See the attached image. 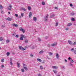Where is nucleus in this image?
Segmentation results:
<instances>
[{
    "label": "nucleus",
    "mask_w": 76,
    "mask_h": 76,
    "mask_svg": "<svg viewBox=\"0 0 76 76\" xmlns=\"http://www.w3.org/2000/svg\"><path fill=\"white\" fill-rule=\"evenodd\" d=\"M12 35H13V37H14V36H15V34H13Z\"/></svg>",
    "instance_id": "obj_62"
},
{
    "label": "nucleus",
    "mask_w": 76,
    "mask_h": 76,
    "mask_svg": "<svg viewBox=\"0 0 76 76\" xmlns=\"http://www.w3.org/2000/svg\"><path fill=\"white\" fill-rule=\"evenodd\" d=\"M0 9H3V7H2V6L1 5H0Z\"/></svg>",
    "instance_id": "obj_36"
},
{
    "label": "nucleus",
    "mask_w": 76,
    "mask_h": 76,
    "mask_svg": "<svg viewBox=\"0 0 76 76\" xmlns=\"http://www.w3.org/2000/svg\"><path fill=\"white\" fill-rule=\"evenodd\" d=\"M28 40L26 39L25 40V43H28Z\"/></svg>",
    "instance_id": "obj_22"
},
{
    "label": "nucleus",
    "mask_w": 76,
    "mask_h": 76,
    "mask_svg": "<svg viewBox=\"0 0 76 76\" xmlns=\"http://www.w3.org/2000/svg\"><path fill=\"white\" fill-rule=\"evenodd\" d=\"M71 62L72 63H73V60L72 59L71 60Z\"/></svg>",
    "instance_id": "obj_42"
},
{
    "label": "nucleus",
    "mask_w": 76,
    "mask_h": 76,
    "mask_svg": "<svg viewBox=\"0 0 76 76\" xmlns=\"http://www.w3.org/2000/svg\"><path fill=\"white\" fill-rule=\"evenodd\" d=\"M18 37H19V35H17L15 36L16 38H18Z\"/></svg>",
    "instance_id": "obj_41"
},
{
    "label": "nucleus",
    "mask_w": 76,
    "mask_h": 76,
    "mask_svg": "<svg viewBox=\"0 0 76 76\" xmlns=\"http://www.w3.org/2000/svg\"><path fill=\"white\" fill-rule=\"evenodd\" d=\"M21 71L22 72H24V71H25V70H24V69H21Z\"/></svg>",
    "instance_id": "obj_37"
},
{
    "label": "nucleus",
    "mask_w": 76,
    "mask_h": 76,
    "mask_svg": "<svg viewBox=\"0 0 76 76\" xmlns=\"http://www.w3.org/2000/svg\"><path fill=\"white\" fill-rule=\"evenodd\" d=\"M23 67H26V65L24 64H23Z\"/></svg>",
    "instance_id": "obj_38"
},
{
    "label": "nucleus",
    "mask_w": 76,
    "mask_h": 76,
    "mask_svg": "<svg viewBox=\"0 0 76 76\" xmlns=\"http://www.w3.org/2000/svg\"><path fill=\"white\" fill-rule=\"evenodd\" d=\"M65 62H67V60L65 59Z\"/></svg>",
    "instance_id": "obj_61"
},
{
    "label": "nucleus",
    "mask_w": 76,
    "mask_h": 76,
    "mask_svg": "<svg viewBox=\"0 0 76 76\" xmlns=\"http://www.w3.org/2000/svg\"><path fill=\"white\" fill-rule=\"evenodd\" d=\"M59 55L58 54V53H56V56L57 59H58L59 58Z\"/></svg>",
    "instance_id": "obj_7"
},
{
    "label": "nucleus",
    "mask_w": 76,
    "mask_h": 76,
    "mask_svg": "<svg viewBox=\"0 0 76 76\" xmlns=\"http://www.w3.org/2000/svg\"><path fill=\"white\" fill-rule=\"evenodd\" d=\"M58 23H56V26H58Z\"/></svg>",
    "instance_id": "obj_43"
},
{
    "label": "nucleus",
    "mask_w": 76,
    "mask_h": 76,
    "mask_svg": "<svg viewBox=\"0 0 76 76\" xmlns=\"http://www.w3.org/2000/svg\"><path fill=\"white\" fill-rule=\"evenodd\" d=\"M9 7H10V8H12V6L11 5H9Z\"/></svg>",
    "instance_id": "obj_48"
},
{
    "label": "nucleus",
    "mask_w": 76,
    "mask_h": 76,
    "mask_svg": "<svg viewBox=\"0 0 76 76\" xmlns=\"http://www.w3.org/2000/svg\"><path fill=\"white\" fill-rule=\"evenodd\" d=\"M44 68H43V67L42 66H40V69H41V70H42Z\"/></svg>",
    "instance_id": "obj_21"
},
{
    "label": "nucleus",
    "mask_w": 76,
    "mask_h": 76,
    "mask_svg": "<svg viewBox=\"0 0 76 76\" xmlns=\"http://www.w3.org/2000/svg\"><path fill=\"white\" fill-rule=\"evenodd\" d=\"M3 38L2 37H0V41H3Z\"/></svg>",
    "instance_id": "obj_23"
},
{
    "label": "nucleus",
    "mask_w": 76,
    "mask_h": 76,
    "mask_svg": "<svg viewBox=\"0 0 76 76\" xmlns=\"http://www.w3.org/2000/svg\"><path fill=\"white\" fill-rule=\"evenodd\" d=\"M8 10H11V8H8Z\"/></svg>",
    "instance_id": "obj_56"
},
{
    "label": "nucleus",
    "mask_w": 76,
    "mask_h": 76,
    "mask_svg": "<svg viewBox=\"0 0 76 76\" xmlns=\"http://www.w3.org/2000/svg\"><path fill=\"white\" fill-rule=\"evenodd\" d=\"M11 25L13 26H15V27H17L18 26V25L15 23H12L11 24Z\"/></svg>",
    "instance_id": "obj_4"
},
{
    "label": "nucleus",
    "mask_w": 76,
    "mask_h": 76,
    "mask_svg": "<svg viewBox=\"0 0 76 76\" xmlns=\"http://www.w3.org/2000/svg\"><path fill=\"white\" fill-rule=\"evenodd\" d=\"M37 19L36 17H33L34 21V22H37Z\"/></svg>",
    "instance_id": "obj_6"
},
{
    "label": "nucleus",
    "mask_w": 76,
    "mask_h": 76,
    "mask_svg": "<svg viewBox=\"0 0 76 76\" xmlns=\"http://www.w3.org/2000/svg\"><path fill=\"white\" fill-rule=\"evenodd\" d=\"M6 42L7 43H9V42H10V40H9V39H7V40Z\"/></svg>",
    "instance_id": "obj_26"
},
{
    "label": "nucleus",
    "mask_w": 76,
    "mask_h": 76,
    "mask_svg": "<svg viewBox=\"0 0 76 76\" xmlns=\"http://www.w3.org/2000/svg\"><path fill=\"white\" fill-rule=\"evenodd\" d=\"M4 61V59H1V62H2V63H3V62Z\"/></svg>",
    "instance_id": "obj_34"
},
{
    "label": "nucleus",
    "mask_w": 76,
    "mask_h": 76,
    "mask_svg": "<svg viewBox=\"0 0 76 76\" xmlns=\"http://www.w3.org/2000/svg\"><path fill=\"white\" fill-rule=\"evenodd\" d=\"M57 45V43L56 42H55L54 43L52 44L51 45L52 47H54L55 45Z\"/></svg>",
    "instance_id": "obj_2"
},
{
    "label": "nucleus",
    "mask_w": 76,
    "mask_h": 76,
    "mask_svg": "<svg viewBox=\"0 0 76 76\" xmlns=\"http://www.w3.org/2000/svg\"><path fill=\"white\" fill-rule=\"evenodd\" d=\"M10 64L11 65H13V63H12V62H10Z\"/></svg>",
    "instance_id": "obj_49"
},
{
    "label": "nucleus",
    "mask_w": 76,
    "mask_h": 76,
    "mask_svg": "<svg viewBox=\"0 0 76 76\" xmlns=\"http://www.w3.org/2000/svg\"><path fill=\"white\" fill-rule=\"evenodd\" d=\"M43 53V50H41L39 52V54H42Z\"/></svg>",
    "instance_id": "obj_30"
},
{
    "label": "nucleus",
    "mask_w": 76,
    "mask_h": 76,
    "mask_svg": "<svg viewBox=\"0 0 76 76\" xmlns=\"http://www.w3.org/2000/svg\"><path fill=\"white\" fill-rule=\"evenodd\" d=\"M62 68L63 69H65V67L64 66H62Z\"/></svg>",
    "instance_id": "obj_40"
},
{
    "label": "nucleus",
    "mask_w": 76,
    "mask_h": 76,
    "mask_svg": "<svg viewBox=\"0 0 76 76\" xmlns=\"http://www.w3.org/2000/svg\"><path fill=\"white\" fill-rule=\"evenodd\" d=\"M42 5H45V2H44V1H42Z\"/></svg>",
    "instance_id": "obj_29"
},
{
    "label": "nucleus",
    "mask_w": 76,
    "mask_h": 76,
    "mask_svg": "<svg viewBox=\"0 0 76 76\" xmlns=\"http://www.w3.org/2000/svg\"><path fill=\"white\" fill-rule=\"evenodd\" d=\"M7 56H9V55H10V53H9V52H8L7 53Z\"/></svg>",
    "instance_id": "obj_24"
},
{
    "label": "nucleus",
    "mask_w": 76,
    "mask_h": 76,
    "mask_svg": "<svg viewBox=\"0 0 76 76\" xmlns=\"http://www.w3.org/2000/svg\"><path fill=\"white\" fill-rule=\"evenodd\" d=\"M55 9H58V7H55Z\"/></svg>",
    "instance_id": "obj_59"
},
{
    "label": "nucleus",
    "mask_w": 76,
    "mask_h": 76,
    "mask_svg": "<svg viewBox=\"0 0 76 76\" xmlns=\"http://www.w3.org/2000/svg\"><path fill=\"white\" fill-rule=\"evenodd\" d=\"M53 72L55 74H56V73H57V71L56 70H53Z\"/></svg>",
    "instance_id": "obj_28"
},
{
    "label": "nucleus",
    "mask_w": 76,
    "mask_h": 76,
    "mask_svg": "<svg viewBox=\"0 0 76 76\" xmlns=\"http://www.w3.org/2000/svg\"><path fill=\"white\" fill-rule=\"evenodd\" d=\"M21 37H23L24 38H26V37L23 34H21L20 35Z\"/></svg>",
    "instance_id": "obj_10"
},
{
    "label": "nucleus",
    "mask_w": 76,
    "mask_h": 76,
    "mask_svg": "<svg viewBox=\"0 0 76 76\" xmlns=\"http://www.w3.org/2000/svg\"><path fill=\"white\" fill-rule=\"evenodd\" d=\"M72 6H73V4H70V6H71V7H72Z\"/></svg>",
    "instance_id": "obj_51"
},
{
    "label": "nucleus",
    "mask_w": 76,
    "mask_h": 76,
    "mask_svg": "<svg viewBox=\"0 0 76 76\" xmlns=\"http://www.w3.org/2000/svg\"><path fill=\"white\" fill-rule=\"evenodd\" d=\"M17 65L18 67H20V63H17Z\"/></svg>",
    "instance_id": "obj_18"
},
{
    "label": "nucleus",
    "mask_w": 76,
    "mask_h": 76,
    "mask_svg": "<svg viewBox=\"0 0 76 76\" xmlns=\"http://www.w3.org/2000/svg\"><path fill=\"white\" fill-rule=\"evenodd\" d=\"M28 16L29 18H31V16H32V12H30Z\"/></svg>",
    "instance_id": "obj_8"
},
{
    "label": "nucleus",
    "mask_w": 76,
    "mask_h": 76,
    "mask_svg": "<svg viewBox=\"0 0 76 76\" xmlns=\"http://www.w3.org/2000/svg\"><path fill=\"white\" fill-rule=\"evenodd\" d=\"M65 30L66 31H68V30H69V28H66V29H65Z\"/></svg>",
    "instance_id": "obj_52"
},
{
    "label": "nucleus",
    "mask_w": 76,
    "mask_h": 76,
    "mask_svg": "<svg viewBox=\"0 0 76 76\" xmlns=\"http://www.w3.org/2000/svg\"><path fill=\"white\" fill-rule=\"evenodd\" d=\"M7 20H9V21H11V20H12V18L8 17L7 18Z\"/></svg>",
    "instance_id": "obj_12"
},
{
    "label": "nucleus",
    "mask_w": 76,
    "mask_h": 76,
    "mask_svg": "<svg viewBox=\"0 0 76 76\" xmlns=\"http://www.w3.org/2000/svg\"><path fill=\"white\" fill-rule=\"evenodd\" d=\"M37 61H39V62H41V61H42V60L39 58H37Z\"/></svg>",
    "instance_id": "obj_17"
},
{
    "label": "nucleus",
    "mask_w": 76,
    "mask_h": 76,
    "mask_svg": "<svg viewBox=\"0 0 76 76\" xmlns=\"http://www.w3.org/2000/svg\"><path fill=\"white\" fill-rule=\"evenodd\" d=\"M23 67L24 69L26 70V71H27L28 70V68L26 67H25V66H23Z\"/></svg>",
    "instance_id": "obj_19"
},
{
    "label": "nucleus",
    "mask_w": 76,
    "mask_h": 76,
    "mask_svg": "<svg viewBox=\"0 0 76 76\" xmlns=\"http://www.w3.org/2000/svg\"><path fill=\"white\" fill-rule=\"evenodd\" d=\"M12 58H10V62H12Z\"/></svg>",
    "instance_id": "obj_53"
},
{
    "label": "nucleus",
    "mask_w": 76,
    "mask_h": 76,
    "mask_svg": "<svg viewBox=\"0 0 76 76\" xmlns=\"http://www.w3.org/2000/svg\"><path fill=\"white\" fill-rule=\"evenodd\" d=\"M70 59H71V58H70V57L68 58L69 60V61L70 60Z\"/></svg>",
    "instance_id": "obj_54"
},
{
    "label": "nucleus",
    "mask_w": 76,
    "mask_h": 76,
    "mask_svg": "<svg viewBox=\"0 0 76 76\" xmlns=\"http://www.w3.org/2000/svg\"><path fill=\"white\" fill-rule=\"evenodd\" d=\"M15 15L16 17H18V14H15Z\"/></svg>",
    "instance_id": "obj_47"
},
{
    "label": "nucleus",
    "mask_w": 76,
    "mask_h": 76,
    "mask_svg": "<svg viewBox=\"0 0 76 76\" xmlns=\"http://www.w3.org/2000/svg\"><path fill=\"white\" fill-rule=\"evenodd\" d=\"M33 56H34L33 55H32V54H30V56L31 57H33Z\"/></svg>",
    "instance_id": "obj_55"
},
{
    "label": "nucleus",
    "mask_w": 76,
    "mask_h": 76,
    "mask_svg": "<svg viewBox=\"0 0 76 76\" xmlns=\"http://www.w3.org/2000/svg\"><path fill=\"white\" fill-rule=\"evenodd\" d=\"M21 10H23V11H24L25 12H26V9H25V8H21Z\"/></svg>",
    "instance_id": "obj_14"
},
{
    "label": "nucleus",
    "mask_w": 76,
    "mask_h": 76,
    "mask_svg": "<svg viewBox=\"0 0 76 76\" xmlns=\"http://www.w3.org/2000/svg\"><path fill=\"white\" fill-rule=\"evenodd\" d=\"M72 25V24L71 23H69L67 24V26H71Z\"/></svg>",
    "instance_id": "obj_13"
},
{
    "label": "nucleus",
    "mask_w": 76,
    "mask_h": 76,
    "mask_svg": "<svg viewBox=\"0 0 76 76\" xmlns=\"http://www.w3.org/2000/svg\"><path fill=\"white\" fill-rule=\"evenodd\" d=\"M68 43H69V44H70V45H73V43L70 40H68Z\"/></svg>",
    "instance_id": "obj_5"
},
{
    "label": "nucleus",
    "mask_w": 76,
    "mask_h": 76,
    "mask_svg": "<svg viewBox=\"0 0 76 76\" xmlns=\"http://www.w3.org/2000/svg\"><path fill=\"white\" fill-rule=\"evenodd\" d=\"M19 29H20V31H22V32L23 33H25V30H24L23 28H20Z\"/></svg>",
    "instance_id": "obj_3"
},
{
    "label": "nucleus",
    "mask_w": 76,
    "mask_h": 76,
    "mask_svg": "<svg viewBox=\"0 0 76 76\" xmlns=\"http://www.w3.org/2000/svg\"><path fill=\"white\" fill-rule=\"evenodd\" d=\"M74 53H75V54H76V50H75L74 51Z\"/></svg>",
    "instance_id": "obj_44"
},
{
    "label": "nucleus",
    "mask_w": 76,
    "mask_h": 76,
    "mask_svg": "<svg viewBox=\"0 0 76 76\" xmlns=\"http://www.w3.org/2000/svg\"><path fill=\"white\" fill-rule=\"evenodd\" d=\"M1 13H3V10H1Z\"/></svg>",
    "instance_id": "obj_58"
},
{
    "label": "nucleus",
    "mask_w": 76,
    "mask_h": 76,
    "mask_svg": "<svg viewBox=\"0 0 76 76\" xmlns=\"http://www.w3.org/2000/svg\"><path fill=\"white\" fill-rule=\"evenodd\" d=\"M41 74H39L38 75V76H41Z\"/></svg>",
    "instance_id": "obj_60"
},
{
    "label": "nucleus",
    "mask_w": 76,
    "mask_h": 76,
    "mask_svg": "<svg viewBox=\"0 0 76 76\" xmlns=\"http://www.w3.org/2000/svg\"><path fill=\"white\" fill-rule=\"evenodd\" d=\"M48 46L49 47H50V44L48 45Z\"/></svg>",
    "instance_id": "obj_63"
},
{
    "label": "nucleus",
    "mask_w": 76,
    "mask_h": 76,
    "mask_svg": "<svg viewBox=\"0 0 76 76\" xmlns=\"http://www.w3.org/2000/svg\"><path fill=\"white\" fill-rule=\"evenodd\" d=\"M52 68L54 69H58V67H57L56 66H52Z\"/></svg>",
    "instance_id": "obj_11"
},
{
    "label": "nucleus",
    "mask_w": 76,
    "mask_h": 76,
    "mask_svg": "<svg viewBox=\"0 0 76 76\" xmlns=\"http://www.w3.org/2000/svg\"><path fill=\"white\" fill-rule=\"evenodd\" d=\"M19 48L20 49V50H22V49L23 48V47L20 46H19Z\"/></svg>",
    "instance_id": "obj_9"
},
{
    "label": "nucleus",
    "mask_w": 76,
    "mask_h": 76,
    "mask_svg": "<svg viewBox=\"0 0 76 76\" xmlns=\"http://www.w3.org/2000/svg\"><path fill=\"white\" fill-rule=\"evenodd\" d=\"M74 44L75 45H76V42H75L74 43Z\"/></svg>",
    "instance_id": "obj_57"
},
{
    "label": "nucleus",
    "mask_w": 76,
    "mask_h": 76,
    "mask_svg": "<svg viewBox=\"0 0 76 76\" xmlns=\"http://www.w3.org/2000/svg\"><path fill=\"white\" fill-rule=\"evenodd\" d=\"M26 50V48H23V49H22V50H23V51H24Z\"/></svg>",
    "instance_id": "obj_35"
},
{
    "label": "nucleus",
    "mask_w": 76,
    "mask_h": 76,
    "mask_svg": "<svg viewBox=\"0 0 76 76\" xmlns=\"http://www.w3.org/2000/svg\"><path fill=\"white\" fill-rule=\"evenodd\" d=\"M71 15L72 16H73V15H75V13L74 12L71 13Z\"/></svg>",
    "instance_id": "obj_33"
},
{
    "label": "nucleus",
    "mask_w": 76,
    "mask_h": 76,
    "mask_svg": "<svg viewBox=\"0 0 76 76\" xmlns=\"http://www.w3.org/2000/svg\"><path fill=\"white\" fill-rule=\"evenodd\" d=\"M48 14H47L46 16L45 17H44V20L46 22H47V19H48Z\"/></svg>",
    "instance_id": "obj_1"
},
{
    "label": "nucleus",
    "mask_w": 76,
    "mask_h": 76,
    "mask_svg": "<svg viewBox=\"0 0 76 76\" xmlns=\"http://www.w3.org/2000/svg\"><path fill=\"white\" fill-rule=\"evenodd\" d=\"M1 67H2V68H3V67H4V65H1Z\"/></svg>",
    "instance_id": "obj_50"
},
{
    "label": "nucleus",
    "mask_w": 76,
    "mask_h": 76,
    "mask_svg": "<svg viewBox=\"0 0 76 76\" xmlns=\"http://www.w3.org/2000/svg\"><path fill=\"white\" fill-rule=\"evenodd\" d=\"M20 40L21 41H22V40H23V38L22 37H21L20 38Z\"/></svg>",
    "instance_id": "obj_20"
},
{
    "label": "nucleus",
    "mask_w": 76,
    "mask_h": 76,
    "mask_svg": "<svg viewBox=\"0 0 76 76\" xmlns=\"http://www.w3.org/2000/svg\"><path fill=\"white\" fill-rule=\"evenodd\" d=\"M71 20H72V21H75V18H71Z\"/></svg>",
    "instance_id": "obj_31"
},
{
    "label": "nucleus",
    "mask_w": 76,
    "mask_h": 76,
    "mask_svg": "<svg viewBox=\"0 0 76 76\" xmlns=\"http://www.w3.org/2000/svg\"><path fill=\"white\" fill-rule=\"evenodd\" d=\"M21 16L22 17H23V13H22L21 14Z\"/></svg>",
    "instance_id": "obj_39"
},
{
    "label": "nucleus",
    "mask_w": 76,
    "mask_h": 76,
    "mask_svg": "<svg viewBox=\"0 0 76 76\" xmlns=\"http://www.w3.org/2000/svg\"><path fill=\"white\" fill-rule=\"evenodd\" d=\"M48 54L49 56H51V55H53V53L49 52L48 53Z\"/></svg>",
    "instance_id": "obj_16"
},
{
    "label": "nucleus",
    "mask_w": 76,
    "mask_h": 76,
    "mask_svg": "<svg viewBox=\"0 0 76 76\" xmlns=\"http://www.w3.org/2000/svg\"><path fill=\"white\" fill-rule=\"evenodd\" d=\"M52 17H54L55 16V15L54 14H53L51 15Z\"/></svg>",
    "instance_id": "obj_46"
},
{
    "label": "nucleus",
    "mask_w": 76,
    "mask_h": 76,
    "mask_svg": "<svg viewBox=\"0 0 76 76\" xmlns=\"http://www.w3.org/2000/svg\"><path fill=\"white\" fill-rule=\"evenodd\" d=\"M57 76H60V75H57Z\"/></svg>",
    "instance_id": "obj_64"
},
{
    "label": "nucleus",
    "mask_w": 76,
    "mask_h": 76,
    "mask_svg": "<svg viewBox=\"0 0 76 76\" xmlns=\"http://www.w3.org/2000/svg\"><path fill=\"white\" fill-rule=\"evenodd\" d=\"M2 28H4V27H5V26L4 25H2Z\"/></svg>",
    "instance_id": "obj_45"
},
{
    "label": "nucleus",
    "mask_w": 76,
    "mask_h": 76,
    "mask_svg": "<svg viewBox=\"0 0 76 76\" xmlns=\"http://www.w3.org/2000/svg\"><path fill=\"white\" fill-rule=\"evenodd\" d=\"M31 7L29 6L28 7V9L29 10H31Z\"/></svg>",
    "instance_id": "obj_27"
},
{
    "label": "nucleus",
    "mask_w": 76,
    "mask_h": 76,
    "mask_svg": "<svg viewBox=\"0 0 76 76\" xmlns=\"http://www.w3.org/2000/svg\"><path fill=\"white\" fill-rule=\"evenodd\" d=\"M74 50H75V49H74V48H72L71 49V51H72V52H73V51H74Z\"/></svg>",
    "instance_id": "obj_32"
},
{
    "label": "nucleus",
    "mask_w": 76,
    "mask_h": 76,
    "mask_svg": "<svg viewBox=\"0 0 76 76\" xmlns=\"http://www.w3.org/2000/svg\"><path fill=\"white\" fill-rule=\"evenodd\" d=\"M38 39L39 41H41V39L39 37H38Z\"/></svg>",
    "instance_id": "obj_25"
},
{
    "label": "nucleus",
    "mask_w": 76,
    "mask_h": 76,
    "mask_svg": "<svg viewBox=\"0 0 76 76\" xmlns=\"http://www.w3.org/2000/svg\"><path fill=\"white\" fill-rule=\"evenodd\" d=\"M30 47H31V48L32 49H34V46L33 45H31L30 46Z\"/></svg>",
    "instance_id": "obj_15"
}]
</instances>
